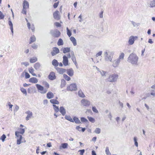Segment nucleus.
<instances>
[{"label": "nucleus", "instance_id": "obj_64", "mask_svg": "<svg viewBox=\"0 0 155 155\" xmlns=\"http://www.w3.org/2000/svg\"><path fill=\"white\" fill-rule=\"evenodd\" d=\"M131 23L134 27H136L138 26V25L134 21H132Z\"/></svg>", "mask_w": 155, "mask_h": 155}, {"label": "nucleus", "instance_id": "obj_4", "mask_svg": "<svg viewBox=\"0 0 155 155\" xmlns=\"http://www.w3.org/2000/svg\"><path fill=\"white\" fill-rule=\"evenodd\" d=\"M50 34L54 37L58 38L61 35V32L57 30H51L50 31Z\"/></svg>", "mask_w": 155, "mask_h": 155}, {"label": "nucleus", "instance_id": "obj_34", "mask_svg": "<svg viewBox=\"0 0 155 155\" xmlns=\"http://www.w3.org/2000/svg\"><path fill=\"white\" fill-rule=\"evenodd\" d=\"M37 61V58L36 57H33L31 58L30 60V62L31 63H34Z\"/></svg>", "mask_w": 155, "mask_h": 155}, {"label": "nucleus", "instance_id": "obj_32", "mask_svg": "<svg viewBox=\"0 0 155 155\" xmlns=\"http://www.w3.org/2000/svg\"><path fill=\"white\" fill-rule=\"evenodd\" d=\"M36 40V38L34 35L31 36L30 38V41L29 42V44L35 42Z\"/></svg>", "mask_w": 155, "mask_h": 155}, {"label": "nucleus", "instance_id": "obj_35", "mask_svg": "<svg viewBox=\"0 0 155 155\" xmlns=\"http://www.w3.org/2000/svg\"><path fill=\"white\" fill-rule=\"evenodd\" d=\"M57 44L58 46H61L63 45V42L62 39L61 38H60L57 43Z\"/></svg>", "mask_w": 155, "mask_h": 155}, {"label": "nucleus", "instance_id": "obj_40", "mask_svg": "<svg viewBox=\"0 0 155 155\" xmlns=\"http://www.w3.org/2000/svg\"><path fill=\"white\" fill-rule=\"evenodd\" d=\"M34 69L31 68H30L29 70V72L30 73H31L33 76H36V75L34 73Z\"/></svg>", "mask_w": 155, "mask_h": 155}, {"label": "nucleus", "instance_id": "obj_11", "mask_svg": "<svg viewBox=\"0 0 155 155\" xmlns=\"http://www.w3.org/2000/svg\"><path fill=\"white\" fill-rule=\"evenodd\" d=\"M25 114H28V115H27L25 118V119L26 120H28L30 118L33 117L32 113L30 111L28 110L26 112Z\"/></svg>", "mask_w": 155, "mask_h": 155}, {"label": "nucleus", "instance_id": "obj_45", "mask_svg": "<svg viewBox=\"0 0 155 155\" xmlns=\"http://www.w3.org/2000/svg\"><path fill=\"white\" fill-rule=\"evenodd\" d=\"M6 138V135L3 134L2 135L0 139L3 142L5 141V139Z\"/></svg>", "mask_w": 155, "mask_h": 155}, {"label": "nucleus", "instance_id": "obj_9", "mask_svg": "<svg viewBox=\"0 0 155 155\" xmlns=\"http://www.w3.org/2000/svg\"><path fill=\"white\" fill-rule=\"evenodd\" d=\"M55 68L57 71V72L60 74H63L66 71V69L61 68L55 67Z\"/></svg>", "mask_w": 155, "mask_h": 155}, {"label": "nucleus", "instance_id": "obj_39", "mask_svg": "<svg viewBox=\"0 0 155 155\" xmlns=\"http://www.w3.org/2000/svg\"><path fill=\"white\" fill-rule=\"evenodd\" d=\"M53 106L54 107L55 111L56 112H58L59 110V109L58 106L55 104H53Z\"/></svg>", "mask_w": 155, "mask_h": 155}, {"label": "nucleus", "instance_id": "obj_60", "mask_svg": "<svg viewBox=\"0 0 155 155\" xmlns=\"http://www.w3.org/2000/svg\"><path fill=\"white\" fill-rule=\"evenodd\" d=\"M55 26L57 27H61V24L59 22H56L55 23Z\"/></svg>", "mask_w": 155, "mask_h": 155}, {"label": "nucleus", "instance_id": "obj_61", "mask_svg": "<svg viewBox=\"0 0 155 155\" xmlns=\"http://www.w3.org/2000/svg\"><path fill=\"white\" fill-rule=\"evenodd\" d=\"M21 64H23L25 65V66H27L29 65V64L28 62H22L21 63Z\"/></svg>", "mask_w": 155, "mask_h": 155}, {"label": "nucleus", "instance_id": "obj_29", "mask_svg": "<svg viewBox=\"0 0 155 155\" xmlns=\"http://www.w3.org/2000/svg\"><path fill=\"white\" fill-rule=\"evenodd\" d=\"M23 137L21 135L20 136V137L18 138L17 140V144L19 145L21 144V140L22 139Z\"/></svg>", "mask_w": 155, "mask_h": 155}, {"label": "nucleus", "instance_id": "obj_59", "mask_svg": "<svg viewBox=\"0 0 155 155\" xmlns=\"http://www.w3.org/2000/svg\"><path fill=\"white\" fill-rule=\"evenodd\" d=\"M72 60L73 61H75L76 59L74 55V53L73 52V55L72 56V58H71Z\"/></svg>", "mask_w": 155, "mask_h": 155}, {"label": "nucleus", "instance_id": "obj_28", "mask_svg": "<svg viewBox=\"0 0 155 155\" xmlns=\"http://www.w3.org/2000/svg\"><path fill=\"white\" fill-rule=\"evenodd\" d=\"M66 84V82L65 81L64 79H62L61 81V87L62 88L65 86Z\"/></svg>", "mask_w": 155, "mask_h": 155}, {"label": "nucleus", "instance_id": "obj_42", "mask_svg": "<svg viewBox=\"0 0 155 155\" xmlns=\"http://www.w3.org/2000/svg\"><path fill=\"white\" fill-rule=\"evenodd\" d=\"M150 6L151 7H155V0H153L151 1L150 3Z\"/></svg>", "mask_w": 155, "mask_h": 155}, {"label": "nucleus", "instance_id": "obj_47", "mask_svg": "<svg viewBox=\"0 0 155 155\" xmlns=\"http://www.w3.org/2000/svg\"><path fill=\"white\" fill-rule=\"evenodd\" d=\"M20 134H23L25 132V130L23 128H20L19 129V131H18Z\"/></svg>", "mask_w": 155, "mask_h": 155}, {"label": "nucleus", "instance_id": "obj_21", "mask_svg": "<svg viewBox=\"0 0 155 155\" xmlns=\"http://www.w3.org/2000/svg\"><path fill=\"white\" fill-rule=\"evenodd\" d=\"M52 65L55 67H57L58 66L59 64V63L58 62V61L55 59L52 61Z\"/></svg>", "mask_w": 155, "mask_h": 155}, {"label": "nucleus", "instance_id": "obj_58", "mask_svg": "<svg viewBox=\"0 0 155 155\" xmlns=\"http://www.w3.org/2000/svg\"><path fill=\"white\" fill-rule=\"evenodd\" d=\"M107 117H108L109 118L110 120H111L112 116L110 112H109V114L107 115Z\"/></svg>", "mask_w": 155, "mask_h": 155}, {"label": "nucleus", "instance_id": "obj_55", "mask_svg": "<svg viewBox=\"0 0 155 155\" xmlns=\"http://www.w3.org/2000/svg\"><path fill=\"white\" fill-rule=\"evenodd\" d=\"M151 92L150 94L155 96V89L151 90Z\"/></svg>", "mask_w": 155, "mask_h": 155}, {"label": "nucleus", "instance_id": "obj_13", "mask_svg": "<svg viewBox=\"0 0 155 155\" xmlns=\"http://www.w3.org/2000/svg\"><path fill=\"white\" fill-rule=\"evenodd\" d=\"M67 73L70 77H72L74 75V72L72 68L66 70Z\"/></svg>", "mask_w": 155, "mask_h": 155}, {"label": "nucleus", "instance_id": "obj_52", "mask_svg": "<svg viewBox=\"0 0 155 155\" xmlns=\"http://www.w3.org/2000/svg\"><path fill=\"white\" fill-rule=\"evenodd\" d=\"M4 18V15H3L2 13L0 11V19H3Z\"/></svg>", "mask_w": 155, "mask_h": 155}, {"label": "nucleus", "instance_id": "obj_53", "mask_svg": "<svg viewBox=\"0 0 155 155\" xmlns=\"http://www.w3.org/2000/svg\"><path fill=\"white\" fill-rule=\"evenodd\" d=\"M100 72L102 76H104L106 73V72L103 71H100Z\"/></svg>", "mask_w": 155, "mask_h": 155}, {"label": "nucleus", "instance_id": "obj_30", "mask_svg": "<svg viewBox=\"0 0 155 155\" xmlns=\"http://www.w3.org/2000/svg\"><path fill=\"white\" fill-rule=\"evenodd\" d=\"M70 51V48L67 47L63 48V53H66Z\"/></svg>", "mask_w": 155, "mask_h": 155}, {"label": "nucleus", "instance_id": "obj_8", "mask_svg": "<svg viewBox=\"0 0 155 155\" xmlns=\"http://www.w3.org/2000/svg\"><path fill=\"white\" fill-rule=\"evenodd\" d=\"M53 49V51L51 52V54L52 56L56 55L59 52V50L57 47H54Z\"/></svg>", "mask_w": 155, "mask_h": 155}, {"label": "nucleus", "instance_id": "obj_18", "mask_svg": "<svg viewBox=\"0 0 155 155\" xmlns=\"http://www.w3.org/2000/svg\"><path fill=\"white\" fill-rule=\"evenodd\" d=\"M8 24L10 26V28L12 32V35H13V24L11 20H9L8 21Z\"/></svg>", "mask_w": 155, "mask_h": 155}, {"label": "nucleus", "instance_id": "obj_23", "mask_svg": "<svg viewBox=\"0 0 155 155\" xmlns=\"http://www.w3.org/2000/svg\"><path fill=\"white\" fill-rule=\"evenodd\" d=\"M73 120H74V121L76 124H79L81 123L78 118L75 116L74 117Z\"/></svg>", "mask_w": 155, "mask_h": 155}, {"label": "nucleus", "instance_id": "obj_7", "mask_svg": "<svg viewBox=\"0 0 155 155\" xmlns=\"http://www.w3.org/2000/svg\"><path fill=\"white\" fill-rule=\"evenodd\" d=\"M81 103L84 106H88L91 104V102L85 99H83L81 100Z\"/></svg>", "mask_w": 155, "mask_h": 155}, {"label": "nucleus", "instance_id": "obj_63", "mask_svg": "<svg viewBox=\"0 0 155 155\" xmlns=\"http://www.w3.org/2000/svg\"><path fill=\"white\" fill-rule=\"evenodd\" d=\"M102 51H101L98 52V53H97L96 54V57H98L99 56H101L102 54Z\"/></svg>", "mask_w": 155, "mask_h": 155}, {"label": "nucleus", "instance_id": "obj_1", "mask_svg": "<svg viewBox=\"0 0 155 155\" xmlns=\"http://www.w3.org/2000/svg\"><path fill=\"white\" fill-rule=\"evenodd\" d=\"M138 60V57L135 53L131 54L127 59V61L128 62L133 64H137Z\"/></svg>", "mask_w": 155, "mask_h": 155}, {"label": "nucleus", "instance_id": "obj_19", "mask_svg": "<svg viewBox=\"0 0 155 155\" xmlns=\"http://www.w3.org/2000/svg\"><path fill=\"white\" fill-rule=\"evenodd\" d=\"M23 8H28L29 6V4L28 2L25 0L23 4Z\"/></svg>", "mask_w": 155, "mask_h": 155}, {"label": "nucleus", "instance_id": "obj_16", "mask_svg": "<svg viewBox=\"0 0 155 155\" xmlns=\"http://www.w3.org/2000/svg\"><path fill=\"white\" fill-rule=\"evenodd\" d=\"M54 94L51 92H48L47 94V97L49 99H51L54 97Z\"/></svg>", "mask_w": 155, "mask_h": 155}, {"label": "nucleus", "instance_id": "obj_56", "mask_svg": "<svg viewBox=\"0 0 155 155\" xmlns=\"http://www.w3.org/2000/svg\"><path fill=\"white\" fill-rule=\"evenodd\" d=\"M78 151L80 152V155H83L84 152L85 150L84 149H82L79 150Z\"/></svg>", "mask_w": 155, "mask_h": 155}, {"label": "nucleus", "instance_id": "obj_25", "mask_svg": "<svg viewBox=\"0 0 155 155\" xmlns=\"http://www.w3.org/2000/svg\"><path fill=\"white\" fill-rule=\"evenodd\" d=\"M68 144L66 143H63L61 144V145L60 146V149H61L62 148L66 149L67 148Z\"/></svg>", "mask_w": 155, "mask_h": 155}, {"label": "nucleus", "instance_id": "obj_57", "mask_svg": "<svg viewBox=\"0 0 155 155\" xmlns=\"http://www.w3.org/2000/svg\"><path fill=\"white\" fill-rule=\"evenodd\" d=\"M31 47L34 49H36L38 48V45L34 44H33Z\"/></svg>", "mask_w": 155, "mask_h": 155}, {"label": "nucleus", "instance_id": "obj_33", "mask_svg": "<svg viewBox=\"0 0 155 155\" xmlns=\"http://www.w3.org/2000/svg\"><path fill=\"white\" fill-rule=\"evenodd\" d=\"M104 59L106 61H110L111 62L112 61L111 58L110 56V55L106 56L104 58Z\"/></svg>", "mask_w": 155, "mask_h": 155}, {"label": "nucleus", "instance_id": "obj_54", "mask_svg": "<svg viewBox=\"0 0 155 155\" xmlns=\"http://www.w3.org/2000/svg\"><path fill=\"white\" fill-rule=\"evenodd\" d=\"M26 8H23V9L22 10L21 12L24 14H26Z\"/></svg>", "mask_w": 155, "mask_h": 155}, {"label": "nucleus", "instance_id": "obj_31", "mask_svg": "<svg viewBox=\"0 0 155 155\" xmlns=\"http://www.w3.org/2000/svg\"><path fill=\"white\" fill-rule=\"evenodd\" d=\"M41 66L40 64L38 62L35 63L34 66V68L36 70H38Z\"/></svg>", "mask_w": 155, "mask_h": 155}, {"label": "nucleus", "instance_id": "obj_14", "mask_svg": "<svg viewBox=\"0 0 155 155\" xmlns=\"http://www.w3.org/2000/svg\"><path fill=\"white\" fill-rule=\"evenodd\" d=\"M120 60L118 58L116 60H115L114 61H113V66L114 67H117L119 63L120 62Z\"/></svg>", "mask_w": 155, "mask_h": 155}, {"label": "nucleus", "instance_id": "obj_12", "mask_svg": "<svg viewBox=\"0 0 155 155\" xmlns=\"http://www.w3.org/2000/svg\"><path fill=\"white\" fill-rule=\"evenodd\" d=\"M48 78L50 80H51L55 79L56 78L55 73L53 72H51L48 76Z\"/></svg>", "mask_w": 155, "mask_h": 155}, {"label": "nucleus", "instance_id": "obj_24", "mask_svg": "<svg viewBox=\"0 0 155 155\" xmlns=\"http://www.w3.org/2000/svg\"><path fill=\"white\" fill-rule=\"evenodd\" d=\"M78 96L82 98H84L85 96L81 90H79L78 92Z\"/></svg>", "mask_w": 155, "mask_h": 155}, {"label": "nucleus", "instance_id": "obj_22", "mask_svg": "<svg viewBox=\"0 0 155 155\" xmlns=\"http://www.w3.org/2000/svg\"><path fill=\"white\" fill-rule=\"evenodd\" d=\"M70 40L73 43L74 46H76L77 45L76 40L74 37H70Z\"/></svg>", "mask_w": 155, "mask_h": 155}, {"label": "nucleus", "instance_id": "obj_10", "mask_svg": "<svg viewBox=\"0 0 155 155\" xmlns=\"http://www.w3.org/2000/svg\"><path fill=\"white\" fill-rule=\"evenodd\" d=\"M63 60L62 61L64 65L67 66L68 65V58L65 55H64L63 57Z\"/></svg>", "mask_w": 155, "mask_h": 155}, {"label": "nucleus", "instance_id": "obj_44", "mask_svg": "<svg viewBox=\"0 0 155 155\" xmlns=\"http://www.w3.org/2000/svg\"><path fill=\"white\" fill-rule=\"evenodd\" d=\"M105 152L107 155H111L109 151L108 147H106Z\"/></svg>", "mask_w": 155, "mask_h": 155}, {"label": "nucleus", "instance_id": "obj_36", "mask_svg": "<svg viewBox=\"0 0 155 155\" xmlns=\"http://www.w3.org/2000/svg\"><path fill=\"white\" fill-rule=\"evenodd\" d=\"M87 118L90 122L92 123H94L95 122V120L94 118L89 116H88Z\"/></svg>", "mask_w": 155, "mask_h": 155}, {"label": "nucleus", "instance_id": "obj_46", "mask_svg": "<svg viewBox=\"0 0 155 155\" xmlns=\"http://www.w3.org/2000/svg\"><path fill=\"white\" fill-rule=\"evenodd\" d=\"M134 142L135 145L136 147H137L138 146V142H137V138L136 137H134Z\"/></svg>", "mask_w": 155, "mask_h": 155}, {"label": "nucleus", "instance_id": "obj_50", "mask_svg": "<svg viewBox=\"0 0 155 155\" xmlns=\"http://www.w3.org/2000/svg\"><path fill=\"white\" fill-rule=\"evenodd\" d=\"M20 133L18 131H16L15 132V135L17 137V138H18L21 135L20 134Z\"/></svg>", "mask_w": 155, "mask_h": 155}, {"label": "nucleus", "instance_id": "obj_43", "mask_svg": "<svg viewBox=\"0 0 155 155\" xmlns=\"http://www.w3.org/2000/svg\"><path fill=\"white\" fill-rule=\"evenodd\" d=\"M101 129L99 128H96L94 131V132L97 134H99L101 133Z\"/></svg>", "mask_w": 155, "mask_h": 155}, {"label": "nucleus", "instance_id": "obj_20", "mask_svg": "<svg viewBox=\"0 0 155 155\" xmlns=\"http://www.w3.org/2000/svg\"><path fill=\"white\" fill-rule=\"evenodd\" d=\"M59 12L58 11H56L53 14V16L54 19L58 20L60 18L59 16L58 13Z\"/></svg>", "mask_w": 155, "mask_h": 155}, {"label": "nucleus", "instance_id": "obj_5", "mask_svg": "<svg viewBox=\"0 0 155 155\" xmlns=\"http://www.w3.org/2000/svg\"><path fill=\"white\" fill-rule=\"evenodd\" d=\"M77 89V86L75 84H71L67 87V90L69 91H76Z\"/></svg>", "mask_w": 155, "mask_h": 155}, {"label": "nucleus", "instance_id": "obj_17", "mask_svg": "<svg viewBox=\"0 0 155 155\" xmlns=\"http://www.w3.org/2000/svg\"><path fill=\"white\" fill-rule=\"evenodd\" d=\"M29 81L30 82L35 84L38 82V80L36 78L33 77L30 78L29 79Z\"/></svg>", "mask_w": 155, "mask_h": 155}, {"label": "nucleus", "instance_id": "obj_48", "mask_svg": "<svg viewBox=\"0 0 155 155\" xmlns=\"http://www.w3.org/2000/svg\"><path fill=\"white\" fill-rule=\"evenodd\" d=\"M92 110L93 112L96 113H98V110L95 107H92Z\"/></svg>", "mask_w": 155, "mask_h": 155}, {"label": "nucleus", "instance_id": "obj_3", "mask_svg": "<svg viewBox=\"0 0 155 155\" xmlns=\"http://www.w3.org/2000/svg\"><path fill=\"white\" fill-rule=\"evenodd\" d=\"M36 86L38 91L41 94H45L47 91V89H44L42 86L40 84H36Z\"/></svg>", "mask_w": 155, "mask_h": 155}, {"label": "nucleus", "instance_id": "obj_26", "mask_svg": "<svg viewBox=\"0 0 155 155\" xmlns=\"http://www.w3.org/2000/svg\"><path fill=\"white\" fill-rule=\"evenodd\" d=\"M65 118L71 122H74V120L69 115H66L65 117Z\"/></svg>", "mask_w": 155, "mask_h": 155}, {"label": "nucleus", "instance_id": "obj_38", "mask_svg": "<svg viewBox=\"0 0 155 155\" xmlns=\"http://www.w3.org/2000/svg\"><path fill=\"white\" fill-rule=\"evenodd\" d=\"M63 77L67 81H69L71 79V78L66 74H63Z\"/></svg>", "mask_w": 155, "mask_h": 155}, {"label": "nucleus", "instance_id": "obj_6", "mask_svg": "<svg viewBox=\"0 0 155 155\" xmlns=\"http://www.w3.org/2000/svg\"><path fill=\"white\" fill-rule=\"evenodd\" d=\"M138 38V37L133 36H130L129 39L128 43L130 45H131L133 44L134 43V41L136 40Z\"/></svg>", "mask_w": 155, "mask_h": 155}, {"label": "nucleus", "instance_id": "obj_2", "mask_svg": "<svg viewBox=\"0 0 155 155\" xmlns=\"http://www.w3.org/2000/svg\"><path fill=\"white\" fill-rule=\"evenodd\" d=\"M118 77V76L117 74H114L110 75L107 79L109 82H114L117 81Z\"/></svg>", "mask_w": 155, "mask_h": 155}, {"label": "nucleus", "instance_id": "obj_62", "mask_svg": "<svg viewBox=\"0 0 155 155\" xmlns=\"http://www.w3.org/2000/svg\"><path fill=\"white\" fill-rule=\"evenodd\" d=\"M58 2L56 3H55L53 5V7L54 8H57L58 5Z\"/></svg>", "mask_w": 155, "mask_h": 155}, {"label": "nucleus", "instance_id": "obj_15", "mask_svg": "<svg viewBox=\"0 0 155 155\" xmlns=\"http://www.w3.org/2000/svg\"><path fill=\"white\" fill-rule=\"evenodd\" d=\"M59 111L63 116L66 113V110L63 107L61 106L60 107Z\"/></svg>", "mask_w": 155, "mask_h": 155}, {"label": "nucleus", "instance_id": "obj_49", "mask_svg": "<svg viewBox=\"0 0 155 155\" xmlns=\"http://www.w3.org/2000/svg\"><path fill=\"white\" fill-rule=\"evenodd\" d=\"M124 54L123 53H122L119 56V57L118 58L120 60V59H123L124 58Z\"/></svg>", "mask_w": 155, "mask_h": 155}, {"label": "nucleus", "instance_id": "obj_37", "mask_svg": "<svg viewBox=\"0 0 155 155\" xmlns=\"http://www.w3.org/2000/svg\"><path fill=\"white\" fill-rule=\"evenodd\" d=\"M21 92L23 94H25V96H26L27 95V91H26V90L25 89V88H24L23 87H22L21 88V89H20Z\"/></svg>", "mask_w": 155, "mask_h": 155}, {"label": "nucleus", "instance_id": "obj_27", "mask_svg": "<svg viewBox=\"0 0 155 155\" xmlns=\"http://www.w3.org/2000/svg\"><path fill=\"white\" fill-rule=\"evenodd\" d=\"M50 102L52 104H58L59 103V101H58L55 99H52L50 100Z\"/></svg>", "mask_w": 155, "mask_h": 155}, {"label": "nucleus", "instance_id": "obj_41", "mask_svg": "<svg viewBox=\"0 0 155 155\" xmlns=\"http://www.w3.org/2000/svg\"><path fill=\"white\" fill-rule=\"evenodd\" d=\"M81 120L83 123H86L88 122V120L84 117H81Z\"/></svg>", "mask_w": 155, "mask_h": 155}, {"label": "nucleus", "instance_id": "obj_51", "mask_svg": "<svg viewBox=\"0 0 155 155\" xmlns=\"http://www.w3.org/2000/svg\"><path fill=\"white\" fill-rule=\"evenodd\" d=\"M30 77V75L27 72H25V78L26 79Z\"/></svg>", "mask_w": 155, "mask_h": 155}]
</instances>
